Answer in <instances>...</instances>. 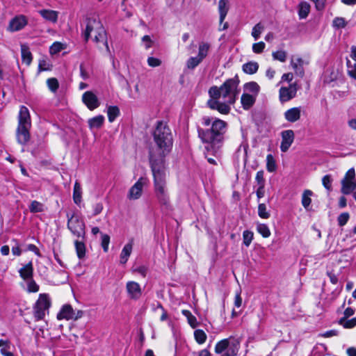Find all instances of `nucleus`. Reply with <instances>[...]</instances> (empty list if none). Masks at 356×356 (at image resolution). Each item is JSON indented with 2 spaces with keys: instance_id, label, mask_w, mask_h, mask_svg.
I'll use <instances>...</instances> for the list:
<instances>
[{
  "instance_id": "1",
  "label": "nucleus",
  "mask_w": 356,
  "mask_h": 356,
  "mask_svg": "<svg viewBox=\"0 0 356 356\" xmlns=\"http://www.w3.org/2000/svg\"><path fill=\"white\" fill-rule=\"evenodd\" d=\"M238 78L227 79L220 86H212L209 90L210 99L207 104L211 109L217 110L220 113L227 114L240 92Z\"/></svg>"
},
{
  "instance_id": "2",
  "label": "nucleus",
  "mask_w": 356,
  "mask_h": 356,
  "mask_svg": "<svg viewBox=\"0 0 356 356\" xmlns=\"http://www.w3.org/2000/svg\"><path fill=\"white\" fill-rule=\"evenodd\" d=\"M153 139L154 144L149 150L150 163L165 164V157L170 152L173 143L172 132L166 122H156Z\"/></svg>"
},
{
  "instance_id": "3",
  "label": "nucleus",
  "mask_w": 356,
  "mask_h": 356,
  "mask_svg": "<svg viewBox=\"0 0 356 356\" xmlns=\"http://www.w3.org/2000/svg\"><path fill=\"white\" fill-rule=\"evenodd\" d=\"M226 127L225 121L216 119L212 122L210 129L198 130L199 137L204 143H207L206 149L208 152L215 156L218 154L223 144Z\"/></svg>"
},
{
  "instance_id": "4",
  "label": "nucleus",
  "mask_w": 356,
  "mask_h": 356,
  "mask_svg": "<svg viewBox=\"0 0 356 356\" xmlns=\"http://www.w3.org/2000/svg\"><path fill=\"white\" fill-rule=\"evenodd\" d=\"M83 35L86 42L90 38H92L99 49H102V45L105 47L106 53L110 54L111 51L108 44L106 33L99 19L95 17L87 18Z\"/></svg>"
},
{
  "instance_id": "5",
  "label": "nucleus",
  "mask_w": 356,
  "mask_h": 356,
  "mask_svg": "<svg viewBox=\"0 0 356 356\" xmlns=\"http://www.w3.org/2000/svg\"><path fill=\"white\" fill-rule=\"evenodd\" d=\"M154 177V188L156 197L161 204L167 205L170 197L166 187V169L165 164L151 163Z\"/></svg>"
},
{
  "instance_id": "6",
  "label": "nucleus",
  "mask_w": 356,
  "mask_h": 356,
  "mask_svg": "<svg viewBox=\"0 0 356 356\" xmlns=\"http://www.w3.org/2000/svg\"><path fill=\"white\" fill-rule=\"evenodd\" d=\"M31 120L29 109L22 106L18 114V124L16 131L17 140L20 144H26L30 139L29 130Z\"/></svg>"
},
{
  "instance_id": "7",
  "label": "nucleus",
  "mask_w": 356,
  "mask_h": 356,
  "mask_svg": "<svg viewBox=\"0 0 356 356\" xmlns=\"http://www.w3.org/2000/svg\"><path fill=\"white\" fill-rule=\"evenodd\" d=\"M67 228L72 235L78 238H84L86 226L81 216L76 212L67 213Z\"/></svg>"
},
{
  "instance_id": "8",
  "label": "nucleus",
  "mask_w": 356,
  "mask_h": 356,
  "mask_svg": "<svg viewBox=\"0 0 356 356\" xmlns=\"http://www.w3.org/2000/svg\"><path fill=\"white\" fill-rule=\"evenodd\" d=\"M341 193L350 195L356 190V174L354 168H350L341 180Z\"/></svg>"
},
{
  "instance_id": "9",
  "label": "nucleus",
  "mask_w": 356,
  "mask_h": 356,
  "mask_svg": "<svg viewBox=\"0 0 356 356\" xmlns=\"http://www.w3.org/2000/svg\"><path fill=\"white\" fill-rule=\"evenodd\" d=\"M51 305L50 298L46 293L40 294L34 306V316L36 320L42 319Z\"/></svg>"
},
{
  "instance_id": "10",
  "label": "nucleus",
  "mask_w": 356,
  "mask_h": 356,
  "mask_svg": "<svg viewBox=\"0 0 356 356\" xmlns=\"http://www.w3.org/2000/svg\"><path fill=\"white\" fill-rule=\"evenodd\" d=\"M214 351L216 354H221V356H236L238 348L236 345H230L229 339H225L216 344Z\"/></svg>"
},
{
  "instance_id": "11",
  "label": "nucleus",
  "mask_w": 356,
  "mask_h": 356,
  "mask_svg": "<svg viewBox=\"0 0 356 356\" xmlns=\"http://www.w3.org/2000/svg\"><path fill=\"white\" fill-rule=\"evenodd\" d=\"M83 315V312L82 310H74L70 305L66 304L61 307L58 313L57 318L58 320L76 321L81 318Z\"/></svg>"
},
{
  "instance_id": "12",
  "label": "nucleus",
  "mask_w": 356,
  "mask_h": 356,
  "mask_svg": "<svg viewBox=\"0 0 356 356\" xmlns=\"http://www.w3.org/2000/svg\"><path fill=\"white\" fill-rule=\"evenodd\" d=\"M147 184L146 178L140 177L138 181L129 188L127 198L129 200H138L143 195V188Z\"/></svg>"
},
{
  "instance_id": "13",
  "label": "nucleus",
  "mask_w": 356,
  "mask_h": 356,
  "mask_svg": "<svg viewBox=\"0 0 356 356\" xmlns=\"http://www.w3.org/2000/svg\"><path fill=\"white\" fill-rule=\"evenodd\" d=\"M297 84L291 83L288 87H281L279 90V99L281 102H286L296 96Z\"/></svg>"
},
{
  "instance_id": "14",
  "label": "nucleus",
  "mask_w": 356,
  "mask_h": 356,
  "mask_svg": "<svg viewBox=\"0 0 356 356\" xmlns=\"http://www.w3.org/2000/svg\"><path fill=\"white\" fill-rule=\"evenodd\" d=\"M82 102L90 111H93L100 106L98 97L92 91H86L83 94Z\"/></svg>"
},
{
  "instance_id": "15",
  "label": "nucleus",
  "mask_w": 356,
  "mask_h": 356,
  "mask_svg": "<svg viewBox=\"0 0 356 356\" xmlns=\"http://www.w3.org/2000/svg\"><path fill=\"white\" fill-rule=\"evenodd\" d=\"M28 23V19L26 16L19 15L13 18L8 24V30L14 32L22 30L24 28Z\"/></svg>"
},
{
  "instance_id": "16",
  "label": "nucleus",
  "mask_w": 356,
  "mask_h": 356,
  "mask_svg": "<svg viewBox=\"0 0 356 356\" xmlns=\"http://www.w3.org/2000/svg\"><path fill=\"white\" fill-rule=\"evenodd\" d=\"M281 137L282 142L280 145V149L282 152H286L289 150V147L294 141V131L291 129L283 131L281 133Z\"/></svg>"
},
{
  "instance_id": "17",
  "label": "nucleus",
  "mask_w": 356,
  "mask_h": 356,
  "mask_svg": "<svg viewBox=\"0 0 356 356\" xmlns=\"http://www.w3.org/2000/svg\"><path fill=\"white\" fill-rule=\"evenodd\" d=\"M126 289L128 296L131 299H139L142 295V290L138 283L134 281H129L126 284Z\"/></svg>"
},
{
  "instance_id": "18",
  "label": "nucleus",
  "mask_w": 356,
  "mask_h": 356,
  "mask_svg": "<svg viewBox=\"0 0 356 356\" xmlns=\"http://www.w3.org/2000/svg\"><path fill=\"white\" fill-rule=\"evenodd\" d=\"M301 111L300 107H293L286 111L284 115L286 121L295 122L300 120Z\"/></svg>"
},
{
  "instance_id": "19",
  "label": "nucleus",
  "mask_w": 356,
  "mask_h": 356,
  "mask_svg": "<svg viewBox=\"0 0 356 356\" xmlns=\"http://www.w3.org/2000/svg\"><path fill=\"white\" fill-rule=\"evenodd\" d=\"M105 118L102 115H98L93 118H89L87 121L89 129L92 131L94 129H99L104 125Z\"/></svg>"
},
{
  "instance_id": "20",
  "label": "nucleus",
  "mask_w": 356,
  "mask_h": 356,
  "mask_svg": "<svg viewBox=\"0 0 356 356\" xmlns=\"http://www.w3.org/2000/svg\"><path fill=\"white\" fill-rule=\"evenodd\" d=\"M40 15L47 21L56 23L58 17V12L53 10L43 9L38 11Z\"/></svg>"
},
{
  "instance_id": "21",
  "label": "nucleus",
  "mask_w": 356,
  "mask_h": 356,
  "mask_svg": "<svg viewBox=\"0 0 356 356\" xmlns=\"http://www.w3.org/2000/svg\"><path fill=\"white\" fill-rule=\"evenodd\" d=\"M314 193L309 189H306L302 192L301 196V203L304 209L307 211L311 210L312 197Z\"/></svg>"
},
{
  "instance_id": "22",
  "label": "nucleus",
  "mask_w": 356,
  "mask_h": 356,
  "mask_svg": "<svg viewBox=\"0 0 356 356\" xmlns=\"http://www.w3.org/2000/svg\"><path fill=\"white\" fill-rule=\"evenodd\" d=\"M229 9V6L228 0H219L218 12L220 15V23H222L225 20Z\"/></svg>"
},
{
  "instance_id": "23",
  "label": "nucleus",
  "mask_w": 356,
  "mask_h": 356,
  "mask_svg": "<svg viewBox=\"0 0 356 356\" xmlns=\"http://www.w3.org/2000/svg\"><path fill=\"white\" fill-rule=\"evenodd\" d=\"M132 249H133L132 243H128L124 246V248L122 250L121 254H120V264H125L127 263L129 256L131 254Z\"/></svg>"
},
{
  "instance_id": "24",
  "label": "nucleus",
  "mask_w": 356,
  "mask_h": 356,
  "mask_svg": "<svg viewBox=\"0 0 356 356\" xmlns=\"http://www.w3.org/2000/svg\"><path fill=\"white\" fill-rule=\"evenodd\" d=\"M256 97L252 95L244 93L241 98V102L244 109H249L255 102Z\"/></svg>"
},
{
  "instance_id": "25",
  "label": "nucleus",
  "mask_w": 356,
  "mask_h": 356,
  "mask_svg": "<svg viewBox=\"0 0 356 356\" xmlns=\"http://www.w3.org/2000/svg\"><path fill=\"white\" fill-rule=\"evenodd\" d=\"M33 271V264L31 262H29L20 268L19 273L22 279L29 280L32 278Z\"/></svg>"
},
{
  "instance_id": "26",
  "label": "nucleus",
  "mask_w": 356,
  "mask_h": 356,
  "mask_svg": "<svg viewBox=\"0 0 356 356\" xmlns=\"http://www.w3.org/2000/svg\"><path fill=\"white\" fill-rule=\"evenodd\" d=\"M211 44L207 42H201L198 45L197 56L203 60L208 55Z\"/></svg>"
},
{
  "instance_id": "27",
  "label": "nucleus",
  "mask_w": 356,
  "mask_h": 356,
  "mask_svg": "<svg viewBox=\"0 0 356 356\" xmlns=\"http://www.w3.org/2000/svg\"><path fill=\"white\" fill-rule=\"evenodd\" d=\"M243 71L248 74H255L259 69V64L255 61H250L243 65Z\"/></svg>"
},
{
  "instance_id": "28",
  "label": "nucleus",
  "mask_w": 356,
  "mask_h": 356,
  "mask_svg": "<svg viewBox=\"0 0 356 356\" xmlns=\"http://www.w3.org/2000/svg\"><path fill=\"white\" fill-rule=\"evenodd\" d=\"M21 53L22 62L26 65H29L32 61V54L29 51V47L25 44H22L21 46Z\"/></svg>"
},
{
  "instance_id": "29",
  "label": "nucleus",
  "mask_w": 356,
  "mask_h": 356,
  "mask_svg": "<svg viewBox=\"0 0 356 356\" xmlns=\"http://www.w3.org/2000/svg\"><path fill=\"white\" fill-rule=\"evenodd\" d=\"M73 200L75 204H79L82 200V191L80 184L76 181L73 190Z\"/></svg>"
},
{
  "instance_id": "30",
  "label": "nucleus",
  "mask_w": 356,
  "mask_h": 356,
  "mask_svg": "<svg viewBox=\"0 0 356 356\" xmlns=\"http://www.w3.org/2000/svg\"><path fill=\"white\" fill-rule=\"evenodd\" d=\"M10 342L8 340H0V351L3 356H14L10 352Z\"/></svg>"
},
{
  "instance_id": "31",
  "label": "nucleus",
  "mask_w": 356,
  "mask_h": 356,
  "mask_svg": "<svg viewBox=\"0 0 356 356\" xmlns=\"http://www.w3.org/2000/svg\"><path fill=\"white\" fill-rule=\"evenodd\" d=\"M181 314L187 318L188 323L192 328H195L198 326L199 323L195 316L192 314V313L186 309H183L181 311Z\"/></svg>"
},
{
  "instance_id": "32",
  "label": "nucleus",
  "mask_w": 356,
  "mask_h": 356,
  "mask_svg": "<svg viewBox=\"0 0 356 356\" xmlns=\"http://www.w3.org/2000/svg\"><path fill=\"white\" fill-rule=\"evenodd\" d=\"M120 115V109L116 106H109L107 108L108 119L113 122Z\"/></svg>"
},
{
  "instance_id": "33",
  "label": "nucleus",
  "mask_w": 356,
  "mask_h": 356,
  "mask_svg": "<svg viewBox=\"0 0 356 356\" xmlns=\"http://www.w3.org/2000/svg\"><path fill=\"white\" fill-rule=\"evenodd\" d=\"M76 252L79 259H83L86 255V246L84 243L78 240L74 241Z\"/></svg>"
},
{
  "instance_id": "34",
  "label": "nucleus",
  "mask_w": 356,
  "mask_h": 356,
  "mask_svg": "<svg viewBox=\"0 0 356 356\" xmlns=\"http://www.w3.org/2000/svg\"><path fill=\"white\" fill-rule=\"evenodd\" d=\"M244 88L245 90H247L250 92H252L254 94L253 96H254L255 97L258 95V93L260 90L259 86L258 85L257 83H256L254 81H251V82L245 83L244 86Z\"/></svg>"
},
{
  "instance_id": "35",
  "label": "nucleus",
  "mask_w": 356,
  "mask_h": 356,
  "mask_svg": "<svg viewBox=\"0 0 356 356\" xmlns=\"http://www.w3.org/2000/svg\"><path fill=\"white\" fill-rule=\"evenodd\" d=\"M291 65L293 69L296 71L297 74L302 75L303 74L302 71V60L300 58H292L291 61Z\"/></svg>"
},
{
  "instance_id": "36",
  "label": "nucleus",
  "mask_w": 356,
  "mask_h": 356,
  "mask_svg": "<svg viewBox=\"0 0 356 356\" xmlns=\"http://www.w3.org/2000/svg\"><path fill=\"white\" fill-rule=\"evenodd\" d=\"M339 323L344 328L350 329L356 326V317L351 319H347L346 317H342L339 319Z\"/></svg>"
},
{
  "instance_id": "37",
  "label": "nucleus",
  "mask_w": 356,
  "mask_h": 356,
  "mask_svg": "<svg viewBox=\"0 0 356 356\" xmlns=\"http://www.w3.org/2000/svg\"><path fill=\"white\" fill-rule=\"evenodd\" d=\"M194 338L197 343L203 344L207 341V336L204 331L197 329L194 332Z\"/></svg>"
},
{
  "instance_id": "38",
  "label": "nucleus",
  "mask_w": 356,
  "mask_h": 356,
  "mask_svg": "<svg viewBox=\"0 0 356 356\" xmlns=\"http://www.w3.org/2000/svg\"><path fill=\"white\" fill-rule=\"evenodd\" d=\"M257 231L264 238L270 236V230L267 225L263 223H257Z\"/></svg>"
},
{
  "instance_id": "39",
  "label": "nucleus",
  "mask_w": 356,
  "mask_h": 356,
  "mask_svg": "<svg viewBox=\"0 0 356 356\" xmlns=\"http://www.w3.org/2000/svg\"><path fill=\"white\" fill-rule=\"evenodd\" d=\"M310 10V6L307 2H301L299 5V16L304 19L307 17Z\"/></svg>"
},
{
  "instance_id": "40",
  "label": "nucleus",
  "mask_w": 356,
  "mask_h": 356,
  "mask_svg": "<svg viewBox=\"0 0 356 356\" xmlns=\"http://www.w3.org/2000/svg\"><path fill=\"white\" fill-rule=\"evenodd\" d=\"M266 169L270 172H273L277 169L275 161L271 154H268L266 156Z\"/></svg>"
},
{
  "instance_id": "41",
  "label": "nucleus",
  "mask_w": 356,
  "mask_h": 356,
  "mask_svg": "<svg viewBox=\"0 0 356 356\" xmlns=\"http://www.w3.org/2000/svg\"><path fill=\"white\" fill-rule=\"evenodd\" d=\"M202 60L197 56L190 57L186 61V67L193 70L195 68Z\"/></svg>"
},
{
  "instance_id": "42",
  "label": "nucleus",
  "mask_w": 356,
  "mask_h": 356,
  "mask_svg": "<svg viewBox=\"0 0 356 356\" xmlns=\"http://www.w3.org/2000/svg\"><path fill=\"white\" fill-rule=\"evenodd\" d=\"M258 215L261 218L263 219H268L270 217V213L267 211V208L265 204H259Z\"/></svg>"
},
{
  "instance_id": "43",
  "label": "nucleus",
  "mask_w": 356,
  "mask_h": 356,
  "mask_svg": "<svg viewBox=\"0 0 356 356\" xmlns=\"http://www.w3.org/2000/svg\"><path fill=\"white\" fill-rule=\"evenodd\" d=\"M253 232L249 230H245L243 233V244L248 247L253 240Z\"/></svg>"
},
{
  "instance_id": "44",
  "label": "nucleus",
  "mask_w": 356,
  "mask_h": 356,
  "mask_svg": "<svg viewBox=\"0 0 356 356\" xmlns=\"http://www.w3.org/2000/svg\"><path fill=\"white\" fill-rule=\"evenodd\" d=\"M264 26L261 23L257 24L252 29V36L257 40L264 31Z\"/></svg>"
},
{
  "instance_id": "45",
  "label": "nucleus",
  "mask_w": 356,
  "mask_h": 356,
  "mask_svg": "<svg viewBox=\"0 0 356 356\" xmlns=\"http://www.w3.org/2000/svg\"><path fill=\"white\" fill-rule=\"evenodd\" d=\"M30 211L32 213L41 212L43 211V205L38 201H33L29 207Z\"/></svg>"
},
{
  "instance_id": "46",
  "label": "nucleus",
  "mask_w": 356,
  "mask_h": 356,
  "mask_svg": "<svg viewBox=\"0 0 356 356\" xmlns=\"http://www.w3.org/2000/svg\"><path fill=\"white\" fill-rule=\"evenodd\" d=\"M273 58L275 60H277L280 62H284L286 59V53L284 51H277L273 52Z\"/></svg>"
},
{
  "instance_id": "47",
  "label": "nucleus",
  "mask_w": 356,
  "mask_h": 356,
  "mask_svg": "<svg viewBox=\"0 0 356 356\" xmlns=\"http://www.w3.org/2000/svg\"><path fill=\"white\" fill-rule=\"evenodd\" d=\"M64 48H65V47L61 42H55L51 46L49 51L51 54H56L60 52Z\"/></svg>"
},
{
  "instance_id": "48",
  "label": "nucleus",
  "mask_w": 356,
  "mask_h": 356,
  "mask_svg": "<svg viewBox=\"0 0 356 356\" xmlns=\"http://www.w3.org/2000/svg\"><path fill=\"white\" fill-rule=\"evenodd\" d=\"M332 179L330 175H325L322 178V184L323 186L329 191L332 189Z\"/></svg>"
},
{
  "instance_id": "49",
  "label": "nucleus",
  "mask_w": 356,
  "mask_h": 356,
  "mask_svg": "<svg viewBox=\"0 0 356 356\" xmlns=\"http://www.w3.org/2000/svg\"><path fill=\"white\" fill-rule=\"evenodd\" d=\"M47 83L49 90L52 92H56L58 88V81L55 78L47 79Z\"/></svg>"
},
{
  "instance_id": "50",
  "label": "nucleus",
  "mask_w": 356,
  "mask_h": 356,
  "mask_svg": "<svg viewBox=\"0 0 356 356\" xmlns=\"http://www.w3.org/2000/svg\"><path fill=\"white\" fill-rule=\"evenodd\" d=\"M266 44L264 42H259L252 44V51L255 54H261L264 51Z\"/></svg>"
},
{
  "instance_id": "51",
  "label": "nucleus",
  "mask_w": 356,
  "mask_h": 356,
  "mask_svg": "<svg viewBox=\"0 0 356 356\" xmlns=\"http://www.w3.org/2000/svg\"><path fill=\"white\" fill-rule=\"evenodd\" d=\"M39 290V286L31 279L27 282V291L29 293H35Z\"/></svg>"
},
{
  "instance_id": "52",
  "label": "nucleus",
  "mask_w": 356,
  "mask_h": 356,
  "mask_svg": "<svg viewBox=\"0 0 356 356\" xmlns=\"http://www.w3.org/2000/svg\"><path fill=\"white\" fill-rule=\"evenodd\" d=\"M348 74L356 80V63L351 65L350 60L347 61Z\"/></svg>"
},
{
  "instance_id": "53",
  "label": "nucleus",
  "mask_w": 356,
  "mask_h": 356,
  "mask_svg": "<svg viewBox=\"0 0 356 356\" xmlns=\"http://www.w3.org/2000/svg\"><path fill=\"white\" fill-rule=\"evenodd\" d=\"M263 170L258 171L256 174L255 180L259 186H265V179Z\"/></svg>"
},
{
  "instance_id": "54",
  "label": "nucleus",
  "mask_w": 356,
  "mask_h": 356,
  "mask_svg": "<svg viewBox=\"0 0 356 356\" xmlns=\"http://www.w3.org/2000/svg\"><path fill=\"white\" fill-rule=\"evenodd\" d=\"M332 23L333 26L337 29L344 28L346 25V22L343 17H336Z\"/></svg>"
},
{
  "instance_id": "55",
  "label": "nucleus",
  "mask_w": 356,
  "mask_h": 356,
  "mask_svg": "<svg viewBox=\"0 0 356 356\" xmlns=\"http://www.w3.org/2000/svg\"><path fill=\"white\" fill-rule=\"evenodd\" d=\"M147 61L148 65L152 67H159L161 65V60L154 57H149Z\"/></svg>"
},
{
  "instance_id": "56",
  "label": "nucleus",
  "mask_w": 356,
  "mask_h": 356,
  "mask_svg": "<svg viewBox=\"0 0 356 356\" xmlns=\"http://www.w3.org/2000/svg\"><path fill=\"white\" fill-rule=\"evenodd\" d=\"M349 219V214L348 213H343L338 217V223L340 226L346 225Z\"/></svg>"
},
{
  "instance_id": "57",
  "label": "nucleus",
  "mask_w": 356,
  "mask_h": 356,
  "mask_svg": "<svg viewBox=\"0 0 356 356\" xmlns=\"http://www.w3.org/2000/svg\"><path fill=\"white\" fill-rule=\"evenodd\" d=\"M142 42L144 44L145 48L146 49H149L152 45V40H151L149 35H144L142 38Z\"/></svg>"
},
{
  "instance_id": "58",
  "label": "nucleus",
  "mask_w": 356,
  "mask_h": 356,
  "mask_svg": "<svg viewBox=\"0 0 356 356\" xmlns=\"http://www.w3.org/2000/svg\"><path fill=\"white\" fill-rule=\"evenodd\" d=\"M337 334H338V332L337 330H329V331H326V332H323V334H321V336L323 337L327 338V337H332L337 336Z\"/></svg>"
},
{
  "instance_id": "59",
  "label": "nucleus",
  "mask_w": 356,
  "mask_h": 356,
  "mask_svg": "<svg viewBox=\"0 0 356 356\" xmlns=\"http://www.w3.org/2000/svg\"><path fill=\"white\" fill-rule=\"evenodd\" d=\"M14 241L15 242L16 245L12 248V253L14 255L19 256L22 253L21 249H20L17 242L15 240H14Z\"/></svg>"
},
{
  "instance_id": "60",
  "label": "nucleus",
  "mask_w": 356,
  "mask_h": 356,
  "mask_svg": "<svg viewBox=\"0 0 356 356\" xmlns=\"http://www.w3.org/2000/svg\"><path fill=\"white\" fill-rule=\"evenodd\" d=\"M275 74V70L269 67L266 71V76L269 80H272Z\"/></svg>"
},
{
  "instance_id": "61",
  "label": "nucleus",
  "mask_w": 356,
  "mask_h": 356,
  "mask_svg": "<svg viewBox=\"0 0 356 356\" xmlns=\"http://www.w3.org/2000/svg\"><path fill=\"white\" fill-rule=\"evenodd\" d=\"M242 304V298L241 297L240 293H237L235 296L234 298V305L236 307H240Z\"/></svg>"
},
{
  "instance_id": "62",
  "label": "nucleus",
  "mask_w": 356,
  "mask_h": 356,
  "mask_svg": "<svg viewBox=\"0 0 356 356\" xmlns=\"http://www.w3.org/2000/svg\"><path fill=\"white\" fill-rule=\"evenodd\" d=\"M293 78V76L292 73H286L282 76L281 81L290 82L291 81H292Z\"/></svg>"
},
{
  "instance_id": "63",
  "label": "nucleus",
  "mask_w": 356,
  "mask_h": 356,
  "mask_svg": "<svg viewBox=\"0 0 356 356\" xmlns=\"http://www.w3.org/2000/svg\"><path fill=\"white\" fill-rule=\"evenodd\" d=\"M264 187L265 186H259L257 190L256 194H257V197L259 200L262 198L264 196V194H265Z\"/></svg>"
},
{
  "instance_id": "64",
  "label": "nucleus",
  "mask_w": 356,
  "mask_h": 356,
  "mask_svg": "<svg viewBox=\"0 0 356 356\" xmlns=\"http://www.w3.org/2000/svg\"><path fill=\"white\" fill-rule=\"evenodd\" d=\"M348 125L350 129L356 131V119L352 118L348 120Z\"/></svg>"
}]
</instances>
